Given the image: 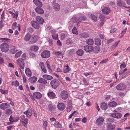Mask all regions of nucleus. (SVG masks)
Returning a JSON list of instances; mask_svg holds the SVG:
<instances>
[{
    "label": "nucleus",
    "instance_id": "64",
    "mask_svg": "<svg viewBox=\"0 0 130 130\" xmlns=\"http://www.w3.org/2000/svg\"><path fill=\"white\" fill-rule=\"evenodd\" d=\"M117 30V29L115 28H113L112 30L110 31V33H113L114 32L116 31Z\"/></svg>",
    "mask_w": 130,
    "mask_h": 130
},
{
    "label": "nucleus",
    "instance_id": "57",
    "mask_svg": "<svg viewBox=\"0 0 130 130\" xmlns=\"http://www.w3.org/2000/svg\"><path fill=\"white\" fill-rule=\"evenodd\" d=\"M83 80L85 84L86 85H88L89 83L88 82L87 80H86L85 78H83Z\"/></svg>",
    "mask_w": 130,
    "mask_h": 130
},
{
    "label": "nucleus",
    "instance_id": "31",
    "mask_svg": "<svg viewBox=\"0 0 130 130\" xmlns=\"http://www.w3.org/2000/svg\"><path fill=\"white\" fill-rule=\"evenodd\" d=\"M40 63V66L42 71L44 73L46 72L47 71L46 68L45 67L44 63L42 62H41Z\"/></svg>",
    "mask_w": 130,
    "mask_h": 130
},
{
    "label": "nucleus",
    "instance_id": "23",
    "mask_svg": "<svg viewBox=\"0 0 130 130\" xmlns=\"http://www.w3.org/2000/svg\"><path fill=\"white\" fill-rule=\"evenodd\" d=\"M48 96L50 98L53 99L56 98L55 94L53 92H50L47 93Z\"/></svg>",
    "mask_w": 130,
    "mask_h": 130
},
{
    "label": "nucleus",
    "instance_id": "46",
    "mask_svg": "<svg viewBox=\"0 0 130 130\" xmlns=\"http://www.w3.org/2000/svg\"><path fill=\"white\" fill-rule=\"evenodd\" d=\"M55 126L58 128H61L62 127V125L61 124H59V122L57 121L55 123Z\"/></svg>",
    "mask_w": 130,
    "mask_h": 130
},
{
    "label": "nucleus",
    "instance_id": "15",
    "mask_svg": "<svg viewBox=\"0 0 130 130\" xmlns=\"http://www.w3.org/2000/svg\"><path fill=\"white\" fill-rule=\"evenodd\" d=\"M34 97L37 99H40L42 97V94L39 92H36L33 93Z\"/></svg>",
    "mask_w": 130,
    "mask_h": 130
},
{
    "label": "nucleus",
    "instance_id": "36",
    "mask_svg": "<svg viewBox=\"0 0 130 130\" xmlns=\"http://www.w3.org/2000/svg\"><path fill=\"white\" fill-rule=\"evenodd\" d=\"M54 7L55 10L56 11H58L60 9V6L58 3L55 4L54 5Z\"/></svg>",
    "mask_w": 130,
    "mask_h": 130
},
{
    "label": "nucleus",
    "instance_id": "13",
    "mask_svg": "<svg viewBox=\"0 0 130 130\" xmlns=\"http://www.w3.org/2000/svg\"><path fill=\"white\" fill-rule=\"evenodd\" d=\"M115 125L110 124H107L106 128L107 130H115Z\"/></svg>",
    "mask_w": 130,
    "mask_h": 130
},
{
    "label": "nucleus",
    "instance_id": "62",
    "mask_svg": "<svg viewBox=\"0 0 130 130\" xmlns=\"http://www.w3.org/2000/svg\"><path fill=\"white\" fill-rule=\"evenodd\" d=\"M9 120L10 122H14V121L13 117L12 115H11L10 116V118L9 119Z\"/></svg>",
    "mask_w": 130,
    "mask_h": 130
},
{
    "label": "nucleus",
    "instance_id": "41",
    "mask_svg": "<svg viewBox=\"0 0 130 130\" xmlns=\"http://www.w3.org/2000/svg\"><path fill=\"white\" fill-rule=\"evenodd\" d=\"M89 35L87 33L83 34L82 33L80 34V37L81 38H86L88 37Z\"/></svg>",
    "mask_w": 130,
    "mask_h": 130
},
{
    "label": "nucleus",
    "instance_id": "9",
    "mask_svg": "<svg viewBox=\"0 0 130 130\" xmlns=\"http://www.w3.org/2000/svg\"><path fill=\"white\" fill-rule=\"evenodd\" d=\"M32 26L35 28L38 29L40 28V26L39 24L35 21H31L30 23Z\"/></svg>",
    "mask_w": 130,
    "mask_h": 130
},
{
    "label": "nucleus",
    "instance_id": "56",
    "mask_svg": "<svg viewBox=\"0 0 130 130\" xmlns=\"http://www.w3.org/2000/svg\"><path fill=\"white\" fill-rule=\"evenodd\" d=\"M104 16L102 14H100L99 18L101 21H103L105 18Z\"/></svg>",
    "mask_w": 130,
    "mask_h": 130
},
{
    "label": "nucleus",
    "instance_id": "59",
    "mask_svg": "<svg viewBox=\"0 0 130 130\" xmlns=\"http://www.w3.org/2000/svg\"><path fill=\"white\" fill-rule=\"evenodd\" d=\"M126 67V65L125 64V62H123L121 64L120 66V68L121 69H122L124 68H125Z\"/></svg>",
    "mask_w": 130,
    "mask_h": 130
},
{
    "label": "nucleus",
    "instance_id": "5",
    "mask_svg": "<svg viewBox=\"0 0 130 130\" xmlns=\"http://www.w3.org/2000/svg\"><path fill=\"white\" fill-rule=\"evenodd\" d=\"M17 62L20 67L22 69H23L25 66L24 60L22 58H19Z\"/></svg>",
    "mask_w": 130,
    "mask_h": 130
},
{
    "label": "nucleus",
    "instance_id": "48",
    "mask_svg": "<svg viewBox=\"0 0 130 130\" xmlns=\"http://www.w3.org/2000/svg\"><path fill=\"white\" fill-rule=\"evenodd\" d=\"M22 52L21 51L18 52L15 55V57L16 58H17L19 57L21 54H22Z\"/></svg>",
    "mask_w": 130,
    "mask_h": 130
},
{
    "label": "nucleus",
    "instance_id": "7",
    "mask_svg": "<svg viewBox=\"0 0 130 130\" xmlns=\"http://www.w3.org/2000/svg\"><path fill=\"white\" fill-rule=\"evenodd\" d=\"M104 120L103 117L98 118L96 121V123L98 126H101L103 124Z\"/></svg>",
    "mask_w": 130,
    "mask_h": 130
},
{
    "label": "nucleus",
    "instance_id": "11",
    "mask_svg": "<svg viewBox=\"0 0 130 130\" xmlns=\"http://www.w3.org/2000/svg\"><path fill=\"white\" fill-rule=\"evenodd\" d=\"M84 48V50L85 51L89 53L92 52L93 50V46L88 45L85 46Z\"/></svg>",
    "mask_w": 130,
    "mask_h": 130
},
{
    "label": "nucleus",
    "instance_id": "18",
    "mask_svg": "<svg viewBox=\"0 0 130 130\" xmlns=\"http://www.w3.org/2000/svg\"><path fill=\"white\" fill-rule=\"evenodd\" d=\"M24 113L27 115V117L29 118L32 115V112L30 109H29L27 111L24 112Z\"/></svg>",
    "mask_w": 130,
    "mask_h": 130
},
{
    "label": "nucleus",
    "instance_id": "40",
    "mask_svg": "<svg viewBox=\"0 0 130 130\" xmlns=\"http://www.w3.org/2000/svg\"><path fill=\"white\" fill-rule=\"evenodd\" d=\"M114 121V119L113 118H108L106 120V122L108 124H110V123H112Z\"/></svg>",
    "mask_w": 130,
    "mask_h": 130
},
{
    "label": "nucleus",
    "instance_id": "16",
    "mask_svg": "<svg viewBox=\"0 0 130 130\" xmlns=\"http://www.w3.org/2000/svg\"><path fill=\"white\" fill-rule=\"evenodd\" d=\"M102 12L106 14H108L110 12V9L108 7H105L102 10Z\"/></svg>",
    "mask_w": 130,
    "mask_h": 130
},
{
    "label": "nucleus",
    "instance_id": "33",
    "mask_svg": "<svg viewBox=\"0 0 130 130\" xmlns=\"http://www.w3.org/2000/svg\"><path fill=\"white\" fill-rule=\"evenodd\" d=\"M43 78L47 80H51L53 79V77L47 74H45L42 76Z\"/></svg>",
    "mask_w": 130,
    "mask_h": 130
},
{
    "label": "nucleus",
    "instance_id": "49",
    "mask_svg": "<svg viewBox=\"0 0 130 130\" xmlns=\"http://www.w3.org/2000/svg\"><path fill=\"white\" fill-rule=\"evenodd\" d=\"M27 31L28 32V33H31L34 31V30L32 28L29 27L27 29Z\"/></svg>",
    "mask_w": 130,
    "mask_h": 130
},
{
    "label": "nucleus",
    "instance_id": "28",
    "mask_svg": "<svg viewBox=\"0 0 130 130\" xmlns=\"http://www.w3.org/2000/svg\"><path fill=\"white\" fill-rule=\"evenodd\" d=\"M54 54L55 55L59 56V58H63V54L62 53V52L59 51H56L54 52Z\"/></svg>",
    "mask_w": 130,
    "mask_h": 130
},
{
    "label": "nucleus",
    "instance_id": "22",
    "mask_svg": "<svg viewBox=\"0 0 130 130\" xmlns=\"http://www.w3.org/2000/svg\"><path fill=\"white\" fill-rule=\"evenodd\" d=\"M31 35L29 33H27L25 36L24 38V40L26 41H30L31 38Z\"/></svg>",
    "mask_w": 130,
    "mask_h": 130
},
{
    "label": "nucleus",
    "instance_id": "3",
    "mask_svg": "<svg viewBox=\"0 0 130 130\" xmlns=\"http://www.w3.org/2000/svg\"><path fill=\"white\" fill-rule=\"evenodd\" d=\"M39 38V37L36 35H33L31 36L29 42L30 43L32 44L35 43L37 41Z\"/></svg>",
    "mask_w": 130,
    "mask_h": 130
},
{
    "label": "nucleus",
    "instance_id": "12",
    "mask_svg": "<svg viewBox=\"0 0 130 130\" xmlns=\"http://www.w3.org/2000/svg\"><path fill=\"white\" fill-rule=\"evenodd\" d=\"M111 116L112 117L117 119H119L122 116V114L118 112L112 113L111 114Z\"/></svg>",
    "mask_w": 130,
    "mask_h": 130
},
{
    "label": "nucleus",
    "instance_id": "53",
    "mask_svg": "<svg viewBox=\"0 0 130 130\" xmlns=\"http://www.w3.org/2000/svg\"><path fill=\"white\" fill-rule=\"evenodd\" d=\"M79 19H80V20H81V21H84L86 20L87 18L84 15H82L80 16Z\"/></svg>",
    "mask_w": 130,
    "mask_h": 130
},
{
    "label": "nucleus",
    "instance_id": "34",
    "mask_svg": "<svg viewBox=\"0 0 130 130\" xmlns=\"http://www.w3.org/2000/svg\"><path fill=\"white\" fill-rule=\"evenodd\" d=\"M38 82L43 84H46L47 82V80L45 79L44 78H40L38 80Z\"/></svg>",
    "mask_w": 130,
    "mask_h": 130
},
{
    "label": "nucleus",
    "instance_id": "10",
    "mask_svg": "<svg viewBox=\"0 0 130 130\" xmlns=\"http://www.w3.org/2000/svg\"><path fill=\"white\" fill-rule=\"evenodd\" d=\"M10 107V105L6 103H3L0 105V108L3 110H5Z\"/></svg>",
    "mask_w": 130,
    "mask_h": 130
},
{
    "label": "nucleus",
    "instance_id": "21",
    "mask_svg": "<svg viewBox=\"0 0 130 130\" xmlns=\"http://www.w3.org/2000/svg\"><path fill=\"white\" fill-rule=\"evenodd\" d=\"M73 22L78 24L81 21V20L80 19H78V18L76 17L75 16H73L72 18Z\"/></svg>",
    "mask_w": 130,
    "mask_h": 130
},
{
    "label": "nucleus",
    "instance_id": "50",
    "mask_svg": "<svg viewBox=\"0 0 130 130\" xmlns=\"http://www.w3.org/2000/svg\"><path fill=\"white\" fill-rule=\"evenodd\" d=\"M92 19L94 20V21H97V17L93 14H91L90 15Z\"/></svg>",
    "mask_w": 130,
    "mask_h": 130
},
{
    "label": "nucleus",
    "instance_id": "24",
    "mask_svg": "<svg viewBox=\"0 0 130 130\" xmlns=\"http://www.w3.org/2000/svg\"><path fill=\"white\" fill-rule=\"evenodd\" d=\"M117 5L119 7L124 6L126 5L125 3L123 1L119 0L118 1L117 3Z\"/></svg>",
    "mask_w": 130,
    "mask_h": 130
},
{
    "label": "nucleus",
    "instance_id": "63",
    "mask_svg": "<svg viewBox=\"0 0 130 130\" xmlns=\"http://www.w3.org/2000/svg\"><path fill=\"white\" fill-rule=\"evenodd\" d=\"M66 37V35L65 34H63L61 36V39L62 40H64Z\"/></svg>",
    "mask_w": 130,
    "mask_h": 130
},
{
    "label": "nucleus",
    "instance_id": "26",
    "mask_svg": "<svg viewBox=\"0 0 130 130\" xmlns=\"http://www.w3.org/2000/svg\"><path fill=\"white\" fill-rule=\"evenodd\" d=\"M25 72L27 76L30 77L31 76V72L29 68H26L25 69Z\"/></svg>",
    "mask_w": 130,
    "mask_h": 130
},
{
    "label": "nucleus",
    "instance_id": "6",
    "mask_svg": "<svg viewBox=\"0 0 130 130\" xmlns=\"http://www.w3.org/2000/svg\"><path fill=\"white\" fill-rule=\"evenodd\" d=\"M41 55L42 58H47L50 56V53L48 51H45L41 53Z\"/></svg>",
    "mask_w": 130,
    "mask_h": 130
},
{
    "label": "nucleus",
    "instance_id": "58",
    "mask_svg": "<svg viewBox=\"0 0 130 130\" xmlns=\"http://www.w3.org/2000/svg\"><path fill=\"white\" fill-rule=\"evenodd\" d=\"M72 109V107L71 106V105H68L67 109V112H70L71 111Z\"/></svg>",
    "mask_w": 130,
    "mask_h": 130
},
{
    "label": "nucleus",
    "instance_id": "43",
    "mask_svg": "<svg viewBox=\"0 0 130 130\" xmlns=\"http://www.w3.org/2000/svg\"><path fill=\"white\" fill-rule=\"evenodd\" d=\"M83 51L81 49L78 50L76 52V53L79 56H81L83 54Z\"/></svg>",
    "mask_w": 130,
    "mask_h": 130
},
{
    "label": "nucleus",
    "instance_id": "42",
    "mask_svg": "<svg viewBox=\"0 0 130 130\" xmlns=\"http://www.w3.org/2000/svg\"><path fill=\"white\" fill-rule=\"evenodd\" d=\"M117 105V103L115 101H112L109 103L108 105L110 107H115Z\"/></svg>",
    "mask_w": 130,
    "mask_h": 130
},
{
    "label": "nucleus",
    "instance_id": "27",
    "mask_svg": "<svg viewBox=\"0 0 130 130\" xmlns=\"http://www.w3.org/2000/svg\"><path fill=\"white\" fill-rule=\"evenodd\" d=\"M100 51V47L99 46H95L94 48L93 47V52L96 53H97L99 52Z\"/></svg>",
    "mask_w": 130,
    "mask_h": 130
},
{
    "label": "nucleus",
    "instance_id": "1",
    "mask_svg": "<svg viewBox=\"0 0 130 130\" xmlns=\"http://www.w3.org/2000/svg\"><path fill=\"white\" fill-rule=\"evenodd\" d=\"M50 84L52 88L55 89L59 85L60 82L58 80L55 79L52 80Z\"/></svg>",
    "mask_w": 130,
    "mask_h": 130
},
{
    "label": "nucleus",
    "instance_id": "55",
    "mask_svg": "<svg viewBox=\"0 0 130 130\" xmlns=\"http://www.w3.org/2000/svg\"><path fill=\"white\" fill-rule=\"evenodd\" d=\"M43 126L44 127V128L45 129H46L47 128V121H43Z\"/></svg>",
    "mask_w": 130,
    "mask_h": 130
},
{
    "label": "nucleus",
    "instance_id": "54",
    "mask_svg": "<svg viewBox=\"0 0 130 130\" xmlns=\"http://www.w3.org/2000/svg\"><path fill=\"white\" fill-rule=\"evenodd\" d=\"M0 92L2 94H6L8 93V91L7 90H3L2 89H0Z\"/></svg>",
    "mask_w": 130,
    "mask_h": 130
},
{
    "label": "nucleus",
    "instance_id": "47",
    "mask_svg": "<svg viewBox=\"0 0 130 130\" xmlns=\"http://www.w3.org/2000/svg\"><path fill=\"white\" fill-rule=\"evenodd\" d=\"M72 32L74 34L77 35L78 34V32L77 31L76 28L75 27H74L73 29Z\"/></svg>",
    "mask_w": 130,
    "mask_h": 130
},
{
    "label": "nucleus",
    "instance_id": "38",
    "mask_svg": "<svg viewBox=\"0 0 130 130\" xmlns=\"http://www.w3.org/2000/svg\"><path fill=\"white\" fill-rule=\"evenodd\" d=\"M39 48L38 46L35 45H33L31 46L30 47V49L33 51L36 52L38 50Z\"/></svg>",
    "mask_w": 130,
    "mask_h": 130
},
{
    "label": "nucleus",
    "instance_id": "44",
    "mask_svg": "<svg viewBox=\"0 0 130 130\" xmlns=\"http://www.w3.org/2000/svg\"><path fill=\"white\" fill-rule=\"evenodd\" d=\"M6 114L8 115H10L12 113V111L10 109H8L5 110Z\"/></svg>",
    "mask_w": 130,
    "mask_h": 130
},
{
    "label": "nucleus",
    "instance_id": "4",
    "mask_svg": "<svg viewBox=\"0 0 130 130\" xmlns=\"http://www.w3.org/2000/svg\"><path fill=\"white\" fill-rule=\"evenodd\" d=\"M60 95L61 98L63 100H66L68 97V93L65 90H63L61 91Z\"/></svg>",
    "mask_w": 130,
    "mask_h": 130
},
{
    "label": "nucleus",
    "instance_id": "17",
    "mask_svg": "<svg viewBox=\"0 0 130 130\" xmlns=\"http://www.w3.org/2000/svg\"><path fill=\"white\" fill-rule=\"evenodd\" d=\"M36 20L40 24H42L44 22V20L41 17L38 16L36 17Z\"/></svg>",
    "mask_w": 130,
    "mask_h": 130
},
{
    "label": "nucleus",
    "instance_id": "8",
    "mask_svg": "<svg viewBox=\"0 0 130 130\" xmlns=\"http://www.w3.org/2000/svg\"><path fill=\"white\" fill-rule=\"evenodd\" d=\"M125 88V85L123 83L119 84L116 87L117 89L119 90H124Z\"/></svg>",
    "mask_w": 130,
    "mask_h": 130
},
{
    "label": "nucleus",
    "instance_id": "61",
    "mask_svg": "<svg viewBox=\"0 0 130 130\" xmlns=\"http://www.w3.org/2000/svg\"><path fill=\"white\" fill-rule=\"evenodd\" d=\"M18 15V13L17 12H15L14 13H13V16L14 18H17Z\"/></svg>",
    "mask_w": 130,
    "mask_h": 130
},
{
    "label": "nucleus",
    "instance_id": "14",
    "mask_svg": "<svg viewBox=\"0 0 130 130\" xmlns=\"http://www.w3.org/2000/svg\"><path fill=\"white\" fill-rule=\"evenodd\" d=\"M65 105L63 103H60L57 105V107L58 109L60 110H64L65 108Z\"/></svg>",
    "mask_w": 130,
    "mask_h": 130
},
{
    "label": "nucleus",
    "instance_id": "51",
    "mask_svg": "<svg viewBox=\"0 0 130 130\" xmlns=\"http://www.w3.org/2000/svg\"><path fill=\"white\" fill-rule=\"evenodd\" d=\"M52 37L54 39L56 40H58V35L57 34L53 35Z\"/></svg>",
    "mask_w": 130,
    "mask_h": 130
},
{
    "label": "nucleus",
    "instance_id": "39",
    "mask_svg": "<svg viewBox=\"0 0 130 130\" xmlns=\"http://www.w3.org/2000/svg\"><path fill=\"white\" fill-rule=\"evenodd\" d=\"M24 118V120L22 122V124L25 127H27V124L28 123V120L27 119H26L25 117H23Z\"/></svg>",
    "mask_w": 130,
    "mask_h": 130
},
{
    "label": "nucleus",
    "instance_id": "32",
    "mask_svg": "<svg viewBox=\"0 0 130 130\" xmlns=\"http://www.w3.org/2000/svg\"><path fill=\"white\" fill-rule=\"evenodd\" d=\"M95 44L96 45H100L101 44V40L99 38H96L95 40Z\"/></svg>",
    "mask_w": 130,
    "mask_h": 130
},
{
    "label": "nucleus",
    "instance_id": "30",
    "mask_svg": "<svg viewBox=\"0 0 130 130\" xmlns=\"http://www.w3.org/2000/svg\"><path fill=\"white\" fill-rule=\"evenodd\" d=\"M86 42L88 44L90 45H93L94 43L93 40L91 39H89L87 40Z\"/></svg>",
    "mask_w": 130,
    "mask_h": 130
},
{
    "label": "nucleus",
    "instance_id": "25",
    "mask_svg": "<svg viewBox=\"0 0 130 130\" xmlns=\"http://www.w3.org/2000/svg\"><path fill=\"white\" fill-rule=\"evenodd\" d=\"M29 82L31 83H35L37 80V78L35 76H33L29 78Z\"/></svg>",
    "mask_w": 130,
    "mask_h": 130
},
{
    "label": "nucleus",
    "instance_id": "2",
    "mask_svg": "<svg viewBox=\"0 0 130 130\" xmlns=\"http://www.w3.org/2000/svg\"><path fill=\"white\" fill-rule=\"evenodd\" d=\"M1 48L2 51L6 52L9 50V46L8 44L4 43L1 44Z\"/></svg>",
    "mask_w": 130,
    "mask_h": 130
},
{
    "label": "nucleus",
    "instance_id": "52",
    "mask_svg": "<svg viewBox=\"0 0 130 130\" xmlns=\"http://www.w3.org/2000/svg\"><path fill=\"white\" fill-rule=\"evenodd\" d=\"M18 50L16 49L15 48H12L11 49L10 51L11 53L12 54H14L15 53L17 52Z\"/></svg>",
    "mask_w": 130,
    "mask_h": 130
},
{
    "label": "nucleus",
    "instance_id": "35",
    "mask_svg": "<svg viewBox=\"0 0 130 130\" xmlns=\"http://www.w3.org/2000/svg\"><path fill=\"white\" fill-rule=\"evenodd\" d=\"M48 107L49 110L50 111H54L56 109L55 106L51 104H49Z\"/></svg>",
    "mask_w": 130,
    "mask_h": 130
},
{
    "label": "nucleus",
    "instance_id": "29",
    "mask_svg": "<svg viewBox=\"0 0 130 130\" xmlns=\"http://www.w3.org/2000/svg\"><path fill=\"white\" fill-rule=\"evenodd\" d=\"M120 40L115 42L111 46V48L112 50H113L115 49L116 47L117 46L118 44L119 43Z\"/></svg>",
    "mask_w": 130,
    "mask_h": 130
},
{
    "label": "nucleus",
    "instance_id": "45",
    "mask_svg": "<svg viewBox=\"0 0 130 130\" xmlns=\"http://www.w3.org/2000/svg\"><path fill=\"white\" fill-rule=\"evenodd\" d=\"M70 70L69 69V67L68 65L66 67H65L64 69L63 72L64 73L67 72Z\"/></svg>",
    "mask_w": 130,
    "mask_h": 130
},
{
    "label": "nucleus",
    "instance_id": "37",
    "mask_svg": "<svg viewBox=\"0 0 130 130\" xmlns=\"http://www.w3.org/2000/svg\"><path fill=\"white\" fill-rule=\"evenodd\" d=\"M101 108L104 110H106L107 108V105L106 103L103 102L101 104Z\"/></svg>",
    "mask_w": 130,
    "mask_h": 130
},
{
    "label": "nucleus",
    "instance_id": "60",
    "mask_svg": "<svg viewBox=\"0 0 130 130\" xmlns=\"http://www.w3.org/2000/svg\"><path fill=\"white\" fill-rule=\"evenodd\" d=\"M114 39H110L107 41V43L108 44H109L111 42H113L114 41Z\"/></svg>",
    "mask_w": 130,
    "mask_h": 130
},
{
    "label": "nucleus",
    "instance_id": "20",
    "mask_svg": "<svg viewBox=\"0 0 130 130\" xmlns=\"http://www.w3.org/2000/svg\"><path fill=\"white\" fill-rule=\"evenodd\" d=\"M41 7H38L35 9L36 12L39 14H42L44 13V10L43 9L40 8Z\"/></svg>",
    "mask_w": 130,
    "mask_h": 130
},
{
    "label": "nucleus",
    "instance_id": "19",
    "mask_svg": "<svg viewBox=\"0 0 130 130\" xmlns=\"http://www.w3.org/2000/svg\"><path fill=\"white\" fill-rule=\"evenodd\" d=\"M34 3L38 7H41L42 6V4L39 0H33Z\"/></svg>",
    "mask_w": 130,
    "mask_h": 130
}]
</instances>
